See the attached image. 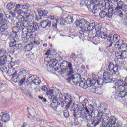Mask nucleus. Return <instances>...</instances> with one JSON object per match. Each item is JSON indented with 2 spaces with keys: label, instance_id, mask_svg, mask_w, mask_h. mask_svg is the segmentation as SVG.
Here are the masks:
<instances>
[{
  "label": "nucleus",
  "instance_id": "22",
  "mask_svg": "<svg viewBox=\"0 0 127 127\" xmlns=\"http://www.w3.org/2000/svg\"><path fill=\"white\" fill-rule=\"evenodd\" d=\"M21 38L23 42H28L30 40L29 35H28L27 33H24V29L22 32Z\"/></svg>",
  "mask_w": 127,
  "mask_h": 127
},
{
  "label": "nucleus",
  "instance_id": "48",
  "mask_svg": "<svg viewBox=\"0 0 127 127\" xmlns=\"http://www.w3.org/2000/svg\"><path fill=\"white\" fill-rule=\"evenodd\" d=\"M27 34L29 36L30 40L31 39H35V37H36V33H35V31L27 33Z\"/></svg>",
  "mask_w": 127,
  "mask_h": 127
},
{
  "label": "nucleus",
  "instance_id": "63",
  "mask_svg": "<svg viewBox=\"0 0 127 127\" xmlns=\"http://www.w3.org/2000/svg\"><path fill=\"white\" fill-rule=\"evenodd\" d=\"M115 7H114L113 8V11H118L119 12V11L120 10V9H122V6L120 5H117V6L115 8Z\"/></svg>",
  "mask_w": 127,
  "mask_h": 127
},
{
  "label": "nucleus",
  "instance_id": "20",
  "mask_svg": "<svg viewBox=\"0 0 127 127\" xmlns=\"http://www.w3.org/2000/svg\"><path fill=\"white\" fill-rule=\"evenodd\" d=\"M40 25L42 28H49L51 26V21L50 20H45L40 23Z\"/></svg>",
  "mask_w": 127,
  "mask_h": 127
},
{
  "label": "nucleus",
  "instance_id": "43",
  "mask_svg": "<svg viewBox=\"0 0 127 127\" xmlns=\"http://www.w3.org/2000/svg\"><path fill=\"white\" fill-rule=\"evenodd\" d=\"M107 83L108 82H105V79H103L97 76V85H103V84H107Z\"/></svg>",
  "mask_w": 127,
  "mask_h": 127
},
{
  "label": "nucleus",
  "instance_id": "51",
  "mask_svg": "<svg viewBox=\"0 0 127 127\" xmlns=\"http://www.w3.org/2000/svg\"><path fill=\"white\" fill-rule=\"evenodd\" d=\"M107 12L104 10H102L99 12V16L101 18H104L105 17H107Z\"/></svg>",
  "mask_w": 127,
  "mask_h": 127
},
{
  "label": "nucleus",
  "instance_id": "11",
  "mask_svg": "<svg viewBox=\"0 0 127 127\" xmlns=\"http://www.w3.org/2000/svg\"><path fill=\"white\" fill-rule=\"evenodd\" d=\"M113 37L112 34H109L108 36L107 35V31L105 32H101V35L100 36V38H102V39H107L109 42H110V44L109 45V47H112L113 46V42L112 41V37Z\"/></svg>",
  "mask_w": 127,
  "mask_h": 127
},
{
  "label": "nucleus",
  "instance_id": "56",
  "mask_svg": "<svg viewBox=\"0 0 127 127\" xmlns=\"http://www.w3.org/2000/svg\"><path fill=\"white\" fill-rule=\"evenodd\" d=\"M18 20L19 21V22H23V21L25 19L24 17L22 15H19L18 16Z\"/></svg>",
  "mask_w": 127,
  "mask_h": 127
},
{
  "label": "nucleus",
  "instance_id": "58",
  "mask_svg": "<svg viewBox=\"0 0 127 127\" xmlns=\"http://www.w3.org/2000/svg\"><path fill=\"white\" fill-rule=\"evenodd\" d=\"M121 9L124 11V12H126V13H127V5L123 4L122 6Z\"/></svg>",
  "mask_w": 127,
  "mask_h": 127
},
{
  "label": "nucleus",
  "instance_id": "41",
  "mask_svg": "<svg viewBox=\"0 0 127 127\" xmlns=\"http://www.w3.org/2000/svg\"><path fill=\"white\" fill-rule=\"evenodd\" d=\"M101 10V8H98V5H94L93 6V8L92 9V12L94 14H96L98 12V11H100Z\"/></svg>",
  "mask_w": 127,
  "mask_h": 127
},
{
  "label": "nucleus",
  "instance_id": "17",
  "mask_svg": "<svg viewBox=\"0 0 127 127\" xmlns=\"http://www.w3.org/2000/svg\"><path fill=\"white\" fill-rule=\"evenodd\" d=\"M64 72L66 74V76L68 75H71L74 73V69H73V65L72 63L68 62L66 66V69H64Z\"/></svg>",
  "mask_w": 127,
  "mask_h": 127
},
{
  "label": "nucleus",
  "instance_id": "30",
  "mask_svg": "<svg viewBox=\"0 0 127 127\" xmlns=\"http://www.w3.org/2000/svg\"><path fill=\"white\" fill-rule=\"evenodd\" d=\"M19 76L21 78H26V76L28 75V71L25 69L20 70L19 73Z\"/></svg>",
  "mask_w": 127,
  "mask_h": 127
},
{
  "label": "nucleus",
  "instance_id": "46",
  "mask_svg": "<svg viewBox=\"0 0 127 127\" xmlns=\"http://www.w3.org/2000/svg\"><path fill=\"white\" fill-rule=\"evenodd\" d=\"M32 44H28L24 47V50L26 52H28V51H30L32 49Z\"/></svg>",
  "mask_w": 127,
  "mask_h": 127
},
{
  "label": "nucleus",
  "instance_id": "47",
  "mask_svg": "<svg viewBox=\"0 0 127 127\" xmlns=\"http://www.w3.org/2000/svg\"><path fill=\"white\" fill-rule=\"evenodd\" d=\"M31 44H32V46H33V45L38 46V45H40V40L34 39Z\"/></svg>",
  "mask_w": 127,
  "mask_h": 127
},
{
  "label": "nucleus",
  "instance_id": "25",
  "mask_svg": "<svg viewBox=\"0 0 127 127\" xmlns=\"http://www.w3.org/2000/svg\"><path fill=\"white\" fill-rule=\"evenodd\" d=\"M50 100H49V101L50 102V101H51V100H53L52 102L50 104V107H51V108H53V109H54V110H56V109H57V107H58V106H60L61 104H59V103L58 102H57V101L56 100H54V96H53V99H50Z\"/></svg>",
  "mask_w": 127,
  "mask_h": 127
},
{
  "label": "nucleus",
  "instance_id": "14",
  "mask_svg": "<svg viewBox=\"0 0 127 127\" xmlns=\"http://www.w3.org/2000/svg\"><path fill=\"white\" fill-rule=\"evenodd\" d=\"M102 122L101 119H95L93 121L90 120L87 121V125L86 127H92V126H93V127H96L97 126L100 125V123Z\"/></svg>",
  "mask_w": 127,
  "mask_h": 127
},
{
  "label": "nucleus",
  "instance_id": "27",
  "mask_svg": "<svg viewBox=\"0 0 127 127\" xmlns=\"http://www.w3.org/2000/svg\"><path fill=\"white\" fill-rule=\"evenodd\" d=\"M78 85L80 88H82L83 89H87L88 87H89V84H87V82H85L82 78L80 79Z\"/></svg>",
  "mask_w": 127,
  "mask_h": 127
},
{
  "label": "nucleus",
  "instance_id": "64",
  "mask_svg": "<svg viewBox=\"0 0 127 127\" xmlns=\"http://www.w3.org/2000/svg\"><path fill=\"white\" fill-rule=\"evenodd\" d=\"M117 85H118V87H119L120 86H122L124 84V81L122 80H118L117 81Z\"/></svg>",
  "mask_w": 127,
  "mask_h": 127
},
{
  "label": "nucleus",
  "instance_id": "32",
  "mask_svg": "<svg viewBox=\"0 0 127 127\" xmlns=\"http://www.w3.org/2000/svg\"><path fill=\"white\" fill-rule=\"evenodd\" d=\"M34 32L33 27L32 25H29L25 28L24 32H26V33H30Z\"/></svg>",
  "mask_w": 127,
  "mask_h": 127
},
{
  "label": "nucleus",
  "instance_id": "42",
  "mask_svg": "<svg viewBox=\"0 0 127 127\" xmlns=\"http://www.w3.org/2000/svg\"><path fill=\"white\" fill-rule=\"evenodd\" d=\"M118 96L120 98H125L127 96L126 91V90H121L118 91Z\"/></svg>",
  "mask_w": 127,
  "mask_h": 127
},
{
  "label": "nucleus",
  "instance_id": "23",
  "mask_svg": "<svg viewBox=\"0 0 127 127\" xmlns=\"http://www.w3.org/2000/svg\"><path fill=\"white\" fill-rule=\"evenodd\" d=\"M38 12L39 16H41V17H43V18H48V16L47 15L48 11L47 10H42L39 9Z\"/></svg>",
  "mask_w": 127,
  "mask_h": 127
},
{
  "label": "nucleus",
  "instance_id": "37",
  "mask_svg": "<svg viewBox=\"0 0 127 127\" xmlns=\"http://www.w3.org/2000/svg\"><path fill=\"white\" fill-rule=\"evenodd\" d=\"M121 58H119V59L120 60H123V59H126L127 57V51L126 50H121Z\"/></svg>",
  "mask_w": 127,
  "mask_h": 127
},
{
  "label": "nucleus",
  "instance_id": "55",
  "mask_svg": "<svg viewBox=\"0 0 127 127\" xmlns=\"http://www.w3.org/2000/svg\"><path fill=\"white\" fill-rule=\"evenodd\" d=\"M126 49H127V45L125 43L122 44L119 48V50H122L126 51Z\"/></svg>",
  "mask_w": 127,
  "mask_h": 127
},
{
  "label": "nucleus",
  "instance_id": "13",
  "mask_svg": "<svg viewBox=\"0 0 127 127\" xmlns=\"http://www.w3.org/2000/svg\"><path fill=\"white\" fill-rule=\"evenodd\" d=\"M64 102L67 104L65 108H69L72 105V103H73V101H72V99L71 98V95L68 94V93H64Z\"/></svg>",
  "mask_w": 127,
  "mask_h": 127
},
{
  "label": "nucleus",
  "instance_id": "4",
  "mask_svg": "<svg viewBox=\"0 0 127 127\" xmlns=\"http://www.w3.org/2000/svg\"><path fill=\"white\" fill-rule=\"evenodd\" d=\"M68 77L66 78V81L68 83H70L71 85L75 86H78L79 85V82L81 81L82 79V76L81 75L78 73H70V75H67Z\"/></svg>",
  "mask_w": 127,
  "mask_h": 127
},
{
  "label": "nucleus",
  "instance_id": "28",
  "mask_svg": "<svg viewBox=\"0 0 127 127\" xmlns=\"http://www.w3.org/2000/svg\"><path fill=\"white\" fill-rule=\"evenodd\" d=\"M22 4H17L15 7V8L13 10L14 12H17L18 14H20L22 13V10L20 8H22Z\"/></svg>",
  "mask_w": 127,
  "mask_h": 127
},
{
  "label": "nucleus",
  "instance_id": "50",
  "mask_svg": "<svg viewBox=\"0 0 127 127\" xmlns=\"http://www.w3.org/2000/svg\"><path fill=\"white\" fill-rule=\"evenodd\" d=\"M24 15L26 18H28V17L31 16V10L29 9H27L24 12Z\"/></svg>",
  "mask_w": 127,
  "mask_h": 127
},
{
  "label": "nucleus",
  "instance_id": "12",
  "mask_svg": "<svg viewBox=\"0 0 127 127\" xmlns=\"http://www.w3.org/2000/svg\"><path fill=\"white\" fill-rule=\"evenodd\" d=\"M49 65L51 67H53L56 71L59 70L60 69V66H59L58 60L55 59H52L50 60Z\"/></svg>",
  "mask_w": 127,
  "mask_h": 127
},
{
  "label": "nucleus",
  "instance_id": "16",
  "mask_svg": "<svg viewBox=\"0 0 127 127\" xmlns=\"http://www.w3.org/2000/svg\"><path fill=\"white\" fill-rule=\"evenodd\" d=\"M42 90L46 93V95L48 96L50 99H53V96H54V95H53L52 91L50 90V89L49 88H47V85L43 86L42 87Z\"/></svg>",
  "mask_w": 127,
  "mask_h": 127
},
{
  "label": "nucleus",
  "instance_id": "24",
  "mask_svg": "<svg viewBox=\"0 0 127 127\" xmlns=\"http://www.w3.org/2000/svg\"><path fill=\"white\" fill-rule=\"evenodd\" d=\"M1 117H0V120H1L2 122L6 123L9 121V115L6 114H3V112L0 113Z\"/></svg>",
  "mask_w": 127,
  "mask_h": 127
},
{
  "label": "nucleus",
  "instance_id": "38",
  "mask_svg": "<svg viewBox=\"0 0 127 127\" xmlns=\"http://www.w3.org/2000/svg\"><path fill=\"white\" fill-rule=\"evenodd\" d=\"M81 113V110H79V109H77V110H76V109L73 110V116L74 117V118H77V119H79V116H80V114Z\"/></svg>",
  "mask_w": 127,
  "mask_h": 127
},
{
  "label": "nucleus",
  "instance_id": "33",
  "mask_svg": "<svg viewBox=\"0 0 127 127\" xmlns=\"http://www.w3.org/2000/svg\"><path fill=\"white\" fill-rule=\"evenodd\" d=\"M64 22L67 23V24H70L74 21V19L73 18V16H68L67 17H65L64 19Z\"/></svg>",
  "mask_w": 127,
  "mask_h": 127
},
{
  "label": "nucleus",
  "instance_id": "39",
  "mask_svg": "<svg viewBox=\"0 0 127 127\" xmlns=\"http://www.w3.org/2000/svg\"><path fill=\"white\" fill-rule=\"evenodd\" d=\"M81 104L83 107L81 108V109H86V107H89V101L88 100V99H84V100L82 102Z\"/></svg>",
  "mask_w": 127,
  "mask_h": 127
},
{
  "label": "nucleus",
  "instance_id": "54",
  "mask_svg": "<svg viewBox=\"0 0 127 127\" xmlns=\"http://www.w3.org/2000/svg\"><path fill=\"white\" fill-rule=\"evenodd\" d=\"M0 55H8L7 53H6V51L4 49H1L0 50Z\"/></svg>",
  "mask_w": 127,
  "mask_h": 127
},
{
  "label": "nucleus",
  "instance_id": "35",
  "mask_svg": "<svg viewBox=\"0 0 127 127\" xmlns=\"http://www.w3.org/2000/svg\"><path fill=\"white\" fill-rule=\"evenodd\" d=\"M80 114L79 116V119H82V120L87 118V114L86 113V111L84 109L80 110Z\"/></svg>",
  "mask_w": 127,
  "mask_h": 127
},
{
  "label": "nucleus",
  "instance_id": "21",
  "mask_svg": "<svg viewBox=\"0 0 127 127\" xmlns=\"http://www.w3.org/2000/svg\"><path fill=\"white\" fill-rule=\"evenodd\" d=\"M56 100L57 101V103H59V104L62 105V107H63L62 105H64V99H63V95L62 94L59 93L56 95Z\"/></svg>",
  "mask_w": 127,
  "mask_h": 127
},
{
  "label": "nucleus",
  "instance_id": "9",
  "mask_svg": "<svg viewBox=\"0 0 127 127\" xmlns=\"http://www.w3.org/2000/svg\"><path fill=\"white\" fill-rule=\"evenodd\" d=\"M29 81L30 84H32V85H34V86H38L41 83V80L36 75H33L30 76Z\"/></svg>",
  "mask_w": 127,
  "mask_h": 127
},
{
  "label": "nucleus",
  "instance_id": "53",
  "mask_svg": "<svg viewBox=\"0 0 127 127\" xmlns=\"http://www.w3.org/2000/svg\"><path fill=\"white\" fill-rule=\"evenodd\" d=\"M95 94L101 95L103 94V89L101 87H97L95 90Z\"/></svg>",
  "mask_w": 127,
  "mask_h": 127
},
{
  "label": "nucleus",
  "instance_id": "45",
  "mask_svg": "<svg viewBox=\"0 0 127 127\" xmlns=\"http://www.w3.org/2000/svg\"><path fill=\"white\" fill-rule=\"evenodd\" d=\"M83 109L85 110V112L86 113H87V114H89V113H90V112L89 111V110H90L91 111H93V110L94 109V106H93L92 104H89V106L88 107H86V108Z\"/></svg>",
  "mask_w": 127,
  "mask_h": 127
},
{
  "label": "nucleus",
  "instance_id": "34",
  "mask_svg": "<svg viewBox=\"0 0 127 127\" xmlns=\"http://www.w3.org/2000/svg\"><path fill=\"white\" fill-rule=\"evenodd\" d=\"M16 27L19 30H22V32L23 31V29H24V31H25V28H24L23 24H22V22H17L16 24Z\"/></svg>",
  "mask_w": 127,
  "mask_h": 127
},
{
  "label": "nucleus",
  "instance_id": "36",
  "mask_svg": "<svg viewBox=\"0 0 127 127\" xmlns=\"http://www.w3.org/2000/svg\"><path fill=\"white\" fill-rule=\"evenodd\" d=\"M120 35L115 34L113 36V41L115 43H120Z\"/></svg>",
  "mask_w": 127,
  "mask_h": 127
},
{
  "label": "nucleus",
  "instance_id": "5",
  "mask_svg": "<svg viewBox=\"0 0 127 127\" xmlns=\"http://www.w3.org/2000/svg\"><path fill=\"white\" fill-rule=\"evenodd\" d=\"M100 120H102V122L103 123H107L106 127H114L115 124H113L114 120H116V118L114 116H111V118L105 116L103 117V116L101 115L99 116Z\"/></svg>",
  "mask_w": 127,
  "mask_h": 127
},
{
  "label": "nucleus",
  "instance_id": "10",
  "mask_svg": "<svg viewBox=\"0 0 127 127\" xmlns=\"http://www.w3.org/2000/svg\"><path fill=\"white\" fill-rule=\"evenodd\" d=\"M113 75H116V74L111 72L110 71L107 72L105 71L103 73V78L105 83H113V80H112V76Z\"/></svg>",
  "mask_w": 127,
  "mask_h": 127
},
{
  "label": "nucleus",
  "instance_id": "31",
  "mask_svg": "<svg viewBox=\"0 0 127 127\" xmlns=\"http://www.w3.org/2000/svg\"><path fill=\"white\" fill-rule=\"evenodd\" d=\"M20 78L19 74L16 73L11 77V79L13 82H14V83H17V82L19 81Z\"/></svg>",
  "mask_w": 127,
  "mask_h": 127
},
{
  "label": "nucleus",
  "instance_id": "59",
  "mask_svg": "<svg viewBox=\"0 0 127 127\" xmlns=\"http://www.w3.org/2000/svg\"><path fill=\"white\" fill-rule=\"evenodd\" d=\"M118 87V89H119V91H126V89H127L126 88V87L125 86V84L120 85Z\"/></svg>",
  "mask_w": 127,
  "mask_h": 127
},
{
  "label": "nucleus",
  "instance_id": "62",
  "mask_svg": "<svg viewBox=\"0 0 127 127\" xmlns=\"http://www.w3.org/2000/svg\"><path fill=\"white\" fill-rule=\"evenodd\" d=\"M30 5L29 4H28V3L25 4H23L21 6L22 8H23V9H27L28 8H29Z\"/></svg>",
  "mask_w": 127,
  "mask_h": 127
},
{
  "label": "nucleus",
  "instance_id": "8",
  "mask_svg": "<svg viewBox=\"0 0 127 127\" xmlns=\"http://www.w3.org/2000/svg\"><path fill=\"white\" fill-rule=\"evenodd\" d=\"M100 6L104 7V9L105 10H108V12H112L114 11V6H115L114 3H108V2H105V3H99Z\"/></svg>",
  "mask_w": 127,
  "mask_h": 127
},
{
  "label": "nucleus",
  "instance_id": "2",
  "mask_svg": "<svg viewBox=\"0 0 127 127\" xmlns=\"http://www.w3.org/2000/svg\"><path fill=\"white\" fill-rule=\"evenodd\" d=\"M0 32H3L5 31L9 27V21L7 20L6 16L3 15V10H0Z\"/></svg>",
  "mask_w": 127,
  "mask_h": 127
},
{
  "label": "nucleus",
  "instance_id": "1",
  "mask_svg": "<svg viewBox=\"0 0 127 127\" xmlns=\"http://www.w3.org/2000/svg\"><path fill=\"white\" fill-rule=\"evenodd\" d=\"M12 58L10 55H3L0 57V70L2 73H4L6 71V64H8V67L12 69L13 66H15V63L12 62Z\"/></svg>",
  "mask_w": 127,
  "mask_h": 127
},
{
  "label": "nucleus",
  "instance_id": "15",
  "mask_svg": "<svg viewBox=\"0 0 127 127\" xmlns=\"http://www.w3.org/2000/svg\"><path fill=\"white\" fill-rule=\"evenodd\" d=\"M23 85H25V87H27L30 85L29 77H20L19 80V86H22Z\"/></svg>",
  "mask_w": 127,
  "mask_h": 127
},
{
  "label": "nucleus",
  "instance_id": "29",
  "mask_svg": "<svg viewBox=\"0 0 127 127\" xmlns=\"http://www.w3.org/2000/svg\"><path fill=\"white\" fill-rule=\"evenodd\" d=\"M68 65V62L66 61H64L60 64H59L60 66V69H61L62 70H66L67 68V65ZM62 73H63V70H62Z\"/></svg>",
  "mask_w": 127,
  "mask_h": 127
},
{
  "label": "nucleus",
  "instance_id": "40",
  "mask_svg": "<svg viewBox=\"0 0 127 127\" xmlns=\"http://www.w3.org/2000/svg\"><path fill=\"white\" fill-rule=\"evenodd\" d=\"M6 7L8 10H11V9L15 7V3L12 2H9L7 4Z\"/></svg>",
  "mask_w": 127,
  "mask_h": 127
},
{
  "label": "nucleus",
  "instance_id": "61",
  "mask_svg": "<svg viewBox=\"0 0 127 127\" xmlns=\"http://www.w3.org/2000/svg\"><path fill=\"white\" fill-rule=\"evenodd\" d=\"M27 110L28 111V114L30 115V116H31V112H34L35 110H34V108H27Z\"/></svg>",
  "mask_w": 127,
  "mask_h": 127
},
{
  "label": "nucleus",
  "instance_id": "26",
  "mask_svg": "<svg viewBox=\"0 0 127 127\" xmlns=\"http://www.w3.org/2000/svg\"><path fill=\"white\" fill-rule=\"evenodd\" d=\"M17 73V70L15 68H12L9 69L6 72V75L8 77H12L14 74Z\"/></svg>",
  "mask_w": 127,
  "mask_h": 127
},
{
  "label": "nucleus",
  "instance_id": "44",
  "mask_svg": "<svg viewBox=\"0 0 127 127\" xmlns=\"http://www.w3.org/2000/svg\"><path fill=\"white\" fill-rule=\"evenodd\" d=\"M68 109H69V107H66L65 106V110L64 111L63 114L64 118L65 119H68L69 117H70V115L69 114V111H68Z\"/></svg>",
  "mask_w": 127,
  "mask_h": 127
},
{
  "label": "nucleus",
  "instance_id": "19",
  "mask_svg": "<svg viewBox=\"0 0 127 127\" xmlns=\"http://www.w3.org/2000/svg\"><path fill=\"white\" fill-rule=\"evenodd\" d=\"M86 84L88 85L89 87L94 86L96 84L98 85V76H95L92 79H88L86 81Z\"/></svg>",
  "mask_w": 127,
  "mask_h": 127
},
{
  "label": "nucleus",
  "instance_id": "60",
  "mask_svg": "<svg viewBox=\"0 0 127 127\" xmlns=\"http://www.w3.org/2000/svg\"><path fill=\"white\" fill-rule=\"evenodd\" d=\"M95 32H96V34H95L96 37L100 38V37L101 36V34L102 33L101 31L100 30H98Z\"/></svg>",
  "mask_w": 127,
  "mask_h": 127
},
{
  "label": "nucleus",
  "instance_id": "18",
  "mask_svg": "<svg viewBox=\"0 0 127 127\" xmlns=\"http://www.w3.org/2000/svg\"><path fill=\"white\" fill-rule=\"evenodd\" d=\"M19 44H16V41H15V39L14 38H11L10 41L9 42L10 47H12L14 50H18V49H19Z\"/></svg>",
  "mask_w": 127,
  "mask_h": 127
},
{
  "label": "nucleus",
  "instance_id": "3",
  "mask_svg": "<svg viewBox=\"0 0 127 127\" xmlns=\"http://www.w3.org/2000/svg\"><path fill=\"white\" fill-rule=\"evenodd\" d=\"M76 26L81 28L82 32H84V30H88L90 28V26H94L95 23H90L84 19H81L79 21H76L75 22Z\"/></svg>",
  "mask_w": 127,
  "mask_h": 127
},
{
  "label": "nucleus",
  "instance_id": "52",
  "mask_svg": "<svg viewBox=\"0 0 127 127\" xmlns=\"http://www.w3.org/2000/svg\"><path fill=\"white\" fill-rule=\"evenodd\" d=\"M52 54V52H51V50H49L46 51V52L44 54V55H46L47 57L46 58V59H47L48 58H51V54Z\"/></svg>",
  "mask_w": 127,
  "mask_h": 127
},
{
  "label": "nucleus",
  "instance_id": "7",
  "mask_svg": "<svg viewBox=\"0 0 127 127\" xmlns=\"http://www.w3.org/2000/svg\"><path fill=\"white\" fill-rule=\"evenodd\" d=\"M107 70L109 71V72L116 75L119 74V67H118L117 65H115L112 62H109L107 66Z\"/></svg>",
  "mask_w": 127,
  "mask_h": 127
},
{
  "label": "nucleus",
  "instance_id": "6",
  "mask_svg": "<svg viewBox=\"0 0 127 127\" xmlns=\"http://www.w3.org/2000/svg\"><path fill=\"white\" fill-rule=\"evenodd\" d=\"M90 29H88V30H83V34H85V33H88V37L91 39H93V38H95V36H94L93 32H96V23H94L93 26H90Z\"/></svg>",
  "mask_w": 127,
  "mask_h": 127
},
{
  "label": "nucleus",
  "instance_id": "49",
  "mask_svg": "<svg viewBox=\"0 0 127 127\" xmlns=\"http://www.w3.org/2000/svg\"><path fill=\"white\" fill-rule=\"evenodd\" d=\"M32 26L34 31H37V30L39 29V25L38 24V23H37V22H34Z\"/></svg>",
  "mask_w": 127,
  "mask_h": 127
},
{
  "label": "nucleus",
  "instance_id": "57",
  "mask_svg": "<svg viewBox=\"0 0 127 127\" xmlns=\"http://www.w3.org/2000/svg\"><path fill=\"white\" fill-rule=\"evenodd\" d=\"M115 13L114 11H110V12H108V13H107V16L106 17L107 18H112V17H113V14Z\"/></svg>",
  "mask_w": 127,
  "mask_h": 127
}]
</instances>
